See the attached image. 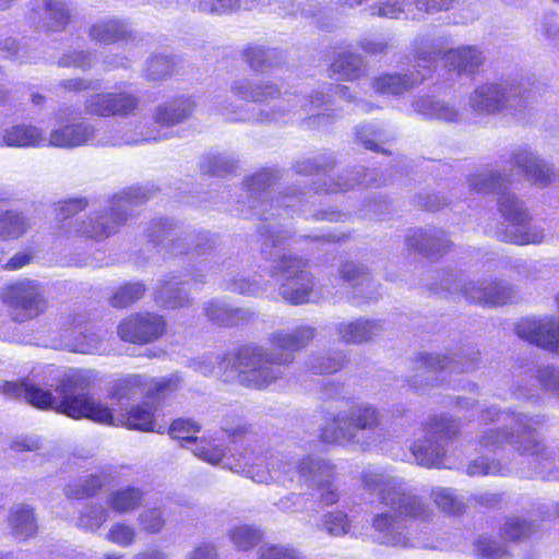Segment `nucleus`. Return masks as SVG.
I'll return each mask as SVG.
<instances>
[{"instance_id": "obj_1", "label": "nucleus", "mask_w": 559, "mask_h": 559, "mask_svg": "<svg viewBox=\"0 0 559 559\" xmlns=\"http://www.w3.org/2000/svg\"><path fill=\"white\" fill-rule=\"evenodd\" d=\"M317 335V328L300 324L292 331L278 330L269 336L273 347L269 352L263 346L245 345L237 350L236 364L245 368L240 373V384L252 389H266L286 373L283 367L295 360V352L307 347Z\"/></svg>"}, {"instance_id": "obj_2", "label": "nucleus", "mask_w": 559, "mask_h": 559, "mask_svg": "<svg viewBox=\"0 0 559 559\" xmlns=\"http://www.w3.org/2000/svg\"><path fill=\"white\" fill-rule=\"evenodd\" d=\"M93 385L91 371L71 369L66 371L56 386L59 399L32 380L24 399L39 409H55L74 419L87 418L97 424L112 423L109 407L85 393Z\"/></svg>"}, {"instance_id": "obj_3", "label": "nucleus", "mask_w": 559, "mask_h": 559, "mask_svg": "<svg viewBox=\"0 0 559 559\" xmlns=\"http://www.w3.org/2000/svg\"><path fill=\"white\" fill-rule=\"evenodd\" d=\"M484 420H498L504 423L503 429H489L480 438V444L495 450L510 444L521 455L535 456L538 464L546 469L555 464V452L543 444L536 436L535 427L542 424L538 417H528L525 414H509L493 407L481 409Z\"/></svg>"}, {"instance_id": "obj_4", "label": "nucleus", "mask_w": 559, "mask_h": 559, "mask_svg": "<svg viewBox=\"0 0 559 559\" xmlns=\"http://www.w3.org/2000/svg\"><path fill=\"white\" fill-rule=\"evenodd\" d=\"M364 488L389 508L395 514L413 518L427 519L431 510L417 496L407 492L404 481L378 468H368L361 474Z\"/></svg>"}, {"instance_id": "obj_5", "label": "nucleus", "mask_w": 559, "mask_h": 559, "mask_svg": "<svg viewBox=\"0 0 559 559\" xmlns=\"http://www.w3.org/2000/svg\"><path fill=\"white\" fill-rule=\"evenodd\" d=\"M380 424V414L369 404H356L347 412L338 413L321 430L326 443L357 444L366 449L369 443L361 439L359 431L373 430Z\"/></svg>"}, {"instance_id": "obj_6", "label": "nucleus", "mask_w": 559, "mask_h": 559, "mask_svg": "<svg viewBox=\"0 0 559 559\" xmlns=\"http://www.w3.org/2000/svg\"><path fill=\"white\" fill-rule=\"evenodd\" d=\"M528 98V91L519 84L485 83L473 91L469 106L478 112L519 115L526 108Z\"/></svg>"}, {"instance_id": "obj_7", "label": "nucleus", "mask_w": 559, "mask_h": 559, "mask_svg": "<svg viewBox=\"0 0 559 559\" xmlns=\"http://www.w3.org/2000/svg\"><path fill=\"white\" fill-rule=\"evenodd\" d=\"M271 276H284L280 294L292 305L309 302L314 296V277L307 271V262L298 257L283 254L270 270Z\"/></svg>"}, {"instance_id": "obj_8", "label": "nucleus", "mask_w": 559, "mask_h": 559, "mask_svg": "<svg viewBox=\"0 0 559 559\" xmlns=\"http://www.w3.org/2000/svg\"><path fill=\"white\" fill-rule=\"evenodd\" d=\"M152 194L151 189L130 187L114 198L109 216H102L100 222H94L93 218L83 221L78 225L75 233L93 239L108 237L118 225L127 221L130 207L144 203Z\"/></svg>"}, {"instance_id": "obj_9", "label": "nucleus", "mask_w": 559, "mask_h": 559, "mask_svg": "<svg viewBox=\"0 0 559 559\" xmlns=\"http://www.w3.org/2000/svg\"><path fill=\"white\" fill-rule=\"evenodd\" d=\"M498 204L499 212L508 224L498 230V239L519 246L537 245L544 241V231L539 227L530 224V216L523 202L514 194H502Z\"/></svg>"}, {"instance_id": "obj_10", "label": "nucleus", "mask_w": 559, "mask_h": 559, "mask_svg": "<svg viewBox=\"0 0 559 559\" xmlns=\"http://www.w3.org/2000/svg\"><path fill=\"white\" fill-rule=\"evenodd\" d=\"M457 432L459 425L455 420L443 415L431 417L426 428L427 436L417 440L412 447V454L417 464L427 468L445 467L444 443L453 439Z\"/></svg>"}, {"instance_id": "obj_11", "label": "nucleus", "mask_w": 559, "mask_h": 559, "mask_svg": "<svg viewBox=\"0 0 559 559\" xmlns=\"http://www.w3.org/2000/svg\"><path fill=\"white\" fill-rule=\"evenodd\" d=\"M1 298L10 308L22 310L21 318H16L21 322L38 317L48 307L44 285L31 278L7 286Z\"/></svg>"}, {"instance_id": "obj_12", "label": "nucleus", "mask_w": 559, "mask_h": 559, "mask_svg": "<svg viewBox=\"0 0 559 559\" xmlns=\"http://www.w3.org/2000/svg\"><path fill=\"white\" fill-rule=\"evenodd\" d=\"M439 288L447 292L460 290L468 300L486 306H502L512 301L516 296L512 286L501 282H468L460 286L453 274L444 275Z\"/></svg>"}, {"instance_id": "obj_13", "label": "nucleus", "mask_w": 559, "mask_h": 559, "mask_svg": "<svg viewBox=\"0 0 559 559\" xmlns=\"http://www.w3.org/2000/svg\"><path fill=\"white\" fill-rule=\"evenodd\" d=\"M166 332V321L153 312L133 313L122 320L117 333L124 342L148 344L157 341Z\"/></svg>"}, {"instance_id": "obj_14", "label": "nucleus", "mask_w": 559, "mask_h": 559, "mask_svg": "<svg viewBox=\"0 0 559 559\" xmlns=\"http://www.w3.org/2000/svg\"><path fill=\"white\" fill-rule=\"evenodd\" d=\"M178 381L177 377L147 381L143 376L129 374L115 383L110 396L118 401L133 399L142 394H145L147 397L158 399L175 391Z\"/></svg>"}, {"instance_id": "obj_15", "label": "nucleus", "mask_w": 559, "mask_h": 559, "mask_svg": "<svg viewBox=\"0 0 559 559\" xmlns=\"http://www.w3.org/2000/svg\"><path fill=\"white\" fill-rule=\"evenodd\" d=\"M478 359V353H473L468 355V359L466 361L454 360L447 355L442 354H421L415 360L416 364V374L412 379V385L415 389L424 388V383L421 382V378L427 376V381L425 385H431L436 378L429 376L430 373H435L440 370H444L451 368L456 371H464L469 368H473L474 362Z\"/></svg>"}, {"instance_id": "obj_16", "label": "nucleus", "mask_w": 559, "mask_h": 559, "mask_svg": "<svg viewBox=\"0 0 559 559\" xmlns=\"http://www.w3.org/2000/svg\"><path fill=\"white\" fill-rule=\"evenodd\" d=\"M301 476L308 477L312 486L321 490V501L329 506L338 500V492L333 485V466L325 460L306 457L297 466Z\"/></svg>"}, {"instance_id": "obj_17", "label": "nucleus", "mask_w": 559, "mask_h": 559, "mask_svg": "<svg viewBox=\"0 0 559 559\" xmlns=\"http://www.w3.org/2000/svg\"><path fill=\"white\" fill-rule=\"evenodd\" d=\"M88 37L92 41L100 45H114L119 41L134 40L136 36L127 21L107 17L92 24Z\"/></svg>"}, {"instance_id": "obj_18", "label": "nucleus", "mask_w": 559, "mask_h": 559, "mask_svg": "<svg viewBox=\"0 0 559 559\" xmlns=\"http://www.w3.org/2000/svg\"><path fill=\"white\" fill-rule=\"evenodd\" d=\"M405 243L409 250L425 254L443 253L451 247V241L440 229H409L405 237Z\"/></svg>"}, {"instance_id": "obj_19", "label": "nucleus", "mask_w": 559, "mask_h": 559, "mask_svg": "<svg viewBox=\"0 0 559 559\" xmlns=\"http://www.w3.org/2000/svg\"><path fill=\"white\" fill-rule=\"evenodd\" d=\"M95 128L86 122L68 124L52 130L47 145L71 148L90 143L95 138Z\"/></svg>"}, {"instance_id": "obj_20", "label": "nucleus", "mask_w": 559, "mask_h": 559, "mask_svg": "<svg viewBox=\"0 0 559 559\" xmlns=\"http://www.w3.org/2000/svg\"><path fill=\"white\" fill-rule=\"evenodd\" d=\"M292 471V464L285 462L282 455L271 454L270 456L258 459L245 469L248 477L259 484H267L272 480H281L283 475Z\"/></svg>"}, {"instance_id": "obj_21", "label": "nucleus", "mask_w": 559, "mask_h": 559, "mask_svg": "<svg viewBox=\"0 0 559 559\" xmlns=\"http://www.w3.org/2000/svg\"><path fill=\"white\" fill-rule=\"evenodd\" d=\"M33 12L46 31H61L70 21L68 9L59 0H35Z\"/></svg>"}, {"instance_id": "obj_22", "label": "nucleus", "mask_w": 559, "mask_h": 559, "mask_svg": "<svg viewBox=\"0 0 559 559\" xmlns=\"http://www.w3.org/2000/svg\"><path fill=\"white\" fill-rule=\"evenodd\" d=\"M442 60L445 67L459 73H473L484 63L485 58L477 46H460L444 51Z\"/></svg>"}, {"instance_id": "obj_23", "label": "nucleus", "mask_w": 559, "mask_h": 559, "mask_svg": "<svg viewBox=\"0 0 559 559\" xmlns=\"http://www.w3.org/2000/svg\"><path fill=\"white\" fill-rule=\"evenodd\" d=\"M11 147H36L47 145L45 132L33 124H15L3 131L0 144Z\"/></svg>"}, {"instance_id": "obj_24", "label": "nucleus", "mask_w": 559, "mask_h": 559, "mask_svg": "<svg viewBox=\"0 0 559 559\" xmlns=\"http://www.w3.org/2000/svg\"><path fill=\"white\" fill-rule=\"evenodd\" d=\"M424 79L425 75L420 74L419 71L403 74H383L372 81V88L380 94L397 96L411 91Z\"/></svg>"}, {"instance_id": "obj_25", "label": "nucleus", "mask_w": 559, "mask_h": 559, "mask_svg": "<svg viewBox=\"0 0 559 559\" xmlns=\"http://www.w3.org/2000/svg\"><path fill=\"white\" fill-rule=\"evenodd\" d=\"M512 163L534 183L542 187L551 181L549 167L527 150H518L512 154Z\"/></svg>"}, {"instance_id": "obj_26", "label": "nucleus", "mask_w": 559, "mask_h": 559, "mask_svg": "<svg viewBox=\"0 0 559 559\" xmlns=\"http://www.w3.org/2000/svg\"><path fill=\"white\" fill-rule=\"evenodd\" d=\"M383 329L378 321L359 319L342 322L336 328L340 338L347 344H362L380 335Z\"/></svg>"}, {"instance_id": "obj_27", "label": "nucleus", "mask_w": 559, "mask_h": 559, "mask_svg": "<svg viewBox=\"0 0 559 559\" xmlns=\"http://www.w3.org/2000/svg\"><path fill=\"white\" fill-rule=\"evenodd\" d=\"M112 413V409L109 408ZM112 423H107L108 426H126L130 429H136L142 431H156L160 433V429H155L154 424V408L145 402L143 405L132 407L129 412L121 414L119 417H115L111 414Z\"/></svg>"}, {"instance_id": "obj_28", "label": "nucleus", "mask_w": 559, "mask_h": 559, "mask_svg": "<svg viewBox=\"0 0 559 559\" xmlns=\"http://www.w3.org/2000/svg\"><path fill=\"white\" fill-rule=\"evenodd\" d=\"M231 93L240 99L267 103L280 95V90L270 82L253 84L247 80H239L233 83Z\"/></svg>"}, {"instance_id": "obj_29", "label": "nucleus", "mask_w": 559, "mask_h": 559, "mask_svg": "<svg viewBox=\"0 0 559 559\" xmlns=\"http://www.w3.org/2000/svg\"><path fill=\"white\" fill-rule=\"evenodd\" d=\"M373 528L377 532V539L380 544L394 547H408L409 539L397 532V521L391 513H380L373 519Z\"/></svg>"}, {"instance_id": "obj_30", "label": "nucleus", "mask_w": 559, "mask_h": 559, "mask_svg": "<svg viewBox=\"0 0 559 559\" xmlns=\"http://www.w3.org/2000/svg\"><path fill=\"white\" fill-rule=\"evenodd\" d=\"M9 523L12 534L20 540H26L37 532L33 509L25 504H19L11 509Z\"/></svg>"}, {"instance_id": "obj_31", "label": "nucleus", "mask_w": 559, "mask_h": 559, "mask_svg": "<svg viewBox=\"0 0 559 559\" xmlns=\"http://www.w3.org/2000/svg\"><path fill=\"white\" fill-rule=\"evenodd\" d=\"M414 110L429 119H438L445 122H455L460 118L459 110L450 104L435 100L430 97H421L414 102Z\"/></svg>"}, {"instance_id": "obj_32", "label": "nucleus", "mask_w": 559, "mask_h": 559, "mask_svg": "<svg viewBox=\"0 0 559 559\" xmlns=\"http://www.w3.org/2000/svg\"><path fill=\"white\" fill-rule=\"evenodd\" d=\"M194 106V102L191 98L175 99L157 108L155 120L160 126L180 123L192 114Z\"/></svg>"}, {"instance_id": "obj_33", "label": "nucleus", "mask_w": 559, "mask_h": 559, "mask_svg": "<svg viewBox=\"0 0 559 559\" xmlns=\"http://www.w3.org/2000/svg\"><path fill=\"white\" fill-rule=\"evenodd\" d=\"M338 275L346 283L352 284L354 287H359L366 284L371 288L365 294L368 299H373L376 295V284L370 280L369 270L366 265L355 261H346L338 266Z\"/></svg>"}, {"instance_id": "obj_34", "label": "nucleus", "mask_w": 559, "mask_h": 559, "mask_svg": "<svg viewBox=\"0 0 559 559\" xmlns=\"http://www.w3.org/2000/svg\"><path fill=\"white\" fill-rule=\"evenodd\" d=\"M204 311L211 321L225 326L237 325L251 317L250 311L246 309L228 308L217 301L207 302L204 306Z\"/></svg>"}, {"instance_id": "obj_35", "label": "nucleus", "mask_w": 559, "mask_h": 559, "mask_svg": "<svg viewBox=\"0 0 559 559\" xmlns=\"http://www.w3.org/2000/svg\"><path fill=\"white\" fill-rule=\"evenodd\" d=\"M236 355L233 357L228 356H219V355H207L203 357L201 360L194 362V369L204 376H225L228 368L235 369L238 371V381L240 382V373L245 368L238 367L236 364Z\"/></svg>"}, {"instance_id": "obj_36", "label": "nucleus", "mask_w": 559, "mask_h": 559, "mask_svg": "<svg viewBox=\"0 0 559 559\" xmlns=\"http://www.w3.org/2000/svg\"><path fill=\"white\" fill-rule=\"evenodd\" d=\"M365 66L360 56L353 52H342L331 64V72L338 79L357 80L364 74Z\"/></svg>"}, {"instance_id": "obj_37", "label": "nucleus", "mask_w": 559, "mask_h": 559, "mask_svg": "<svg viewBox=\"0 0 559 559\" xmlns=\"http://www.w3.org/2000/svg\"><path fill=\"white\" fill-rule=\"evenodd\" d=\"M143 496L144 493L141 489L129 486L112 492L108 497L107 502L114 511L126 513L136 509Z\"/></svg>"}, {"instance_id": "obj_38", "label": "nucleus", "mask_w": 559, "mask_h": 559, "mask_svg": "<svg viewBox=\"0 0 559 559\" xmlns=\"http://www.w3.org/2000/svg\"><path fill=\"white\" fill-rule=\"evenodd\" d=\"M154 299L167 308L186 307L190 302L183 289L171 282H160L154 293Z\"/></svg>"}, {"instance_id": "obj_39", "label": "nucleus", "mask_w": 559, "mask_h": 559, "mask_svg": "<svg viewBox=\"0 0 559 559\" xmlns=\"http://www.w3.org/2000/svg\"><path fill=\"white\" fill-rule=\"evenodd\" d=\"M146 292L143 283H128L118 287L109 299L114 308H127L133 302L140 300Z\"/></svg>"}, {"instance_id": "obj_40", "label": "nucleus", "mask_w": 559, "mask_h": 559, "mask_svg": "<svg viewBox=\"0 0 559 559\" xmlns=\"http://www.w3.org/2000/svg\"><path fill=\"white\" fill-rule=\"evenodd\" d=\"M506 179L490 169H483L468 178L469 187L477 192L498 191Z\"/></svg>"}, {"instance_id": "obj_41", "label": "nucleus", "mask_w": 559, "mask_h": 559, "mask_svg": "<svg viewBox=\"0 0 559 559\" xmlns=\"http://www.w3.org/2000/svg\"><path fill=\"white\" fill-rule=\"evenodd\" d=\"M108 520V510L102 504L86 506L78 521V525L90 532H95Z\"/></svg>"}, {"instance_id": "obj_42", "label": "nucleus", "mask_w": 559, "mask_h": 559, "mask_svg": "<svg viewBox=\"0 0 559 559\" xmlns=\"http://www.w3.org/2000/svg\"><path fill=\"white\" fill-rule=\"evenodd\" d=\"M108 480L105 475H88L80 481L67 487V495L73 498H84L95 495Z\"/></svg>"}, {"instance_id": "obj_43", "label": "nucleus", "mask_w": 559, "mask_h": 559, "mask_svg": "<svg viewBox=\"0 0 559 559\" xmlns=\"http://www.w3.org/2000/svg\"><path fill=\"white\" fill-rule=\"evenodd\" d=\"M535 525L525 519H508L501 527V536L512 542H520L528 538L535 533Z\"/></svg>"}, {"instance_id": "obj_44", "label": "nucleus", "mask_w": 559, "mask_h": 559, "mask_svg": "<svg viewBox=\"0 0 559 559\" xmlns=\"http://www.w3.org/2000/svg\"><path fill=\"white\" fill-rule=\"evenodd\" d=\"M114 96L111 93H100L88 97L84 104V110L87 115H94L99 117H111L116 116L114 107Z\"/></svg>"}, {"instance_id": "obj_45", "label": "nucleus", "mask_w": 559, "mask_h": 559, "mask_svg": "<svg viewBox=\"0 0 559 559\" xmlns=\"http://www.w3.org/2000/svg\"><path fill=\"white\" fill-rule=\"evenodd\" d=\"M27 229L26 221L15 212L0 214V238H15L23 235Z\"/></svg>"}, {"instance_id": "obj_46", "label": "nucleus", "mask_w": 559, "mask_h": 559, "mask_svg": "<svg viewBox=\"0 0 559 559\" xmlns=\"http://www.w3.org/2000/svg\"><path fill=\"white\" fill-rule=\"evenodd\" d=\"M87 335L80 330L72 329L64 335V340L61 343V348L70 352L93 354L98 352L97 343L86 341Z\"/></svg>"}, {"instance_id": "obj_47", "label": "nucleus", "mask_w": 559, "mask_h": 559, "mask_svg": "<svg viewBox=\"0 0 559 559\" xmlns=\"http://www.w3.org/2000/svg\"><path fill=\"white\" fill-rule=\"evenodd\" d=\"M230 539L240 550H249L260 543L262 533L252 526H237L230 531Z\"/></svg>"}, {"instance_id": "obj_48", "label": "nucleus", "mask_w": 559, "mask_h": 559, "mask_svg": "<svg viewBox=\"0 0 559 559\" xmlns=\"http://www.w3.org/2000/svg\"><path fill=\"white\" fill-rule=\"evenodd\" d=\"M176 64L174 58L155 56L147 62V76L153 81L164 80L175 72Z\"/></svg>"}, {"instance_id": "obj_49", "label": "nucleus", "mask_w": 559, "mask_h": 559, "mask_svg": "<svg viewBox=\"0 0 559 559\" xmlns=\"http://www.w3.org/2000/svg\"><path fill=\"white\" fill-rule=\"evenodd\" d=\"M415 58L416 68L431 70L439 58L438 45L424 39L417 41Z\"/></svg>"}, {"instance_id": "obj_50", "label": "nucleus", "mask_w": 559, "mask_h": 559, "mask_svg": "<svg viewBox=\"0 0 559 559\" xmlns=\"http://www.w3.org/2000/svg\"><path fill=\"white\" fill-rule=\"evenodd\" d=\"M475 555L480 559H504L509 556V551L497 540L480 537L475 545Z\"/></svg>"}, {"instance_id": "obj_51", "label": "nucleus", "mask_w": 559, "mask_h": 559, "mask_svg": "<svg viewBox=\"0 0 559 559\" xmlns=\"http://www.w3.org/2000/svg\"><path fill=\"white\" fill-rule=\"evenodd\" d=\"M297 105H301L302 108H305L306 111H310V108H307L309 106L314 105L313 99H308L307 97H300L297 95H289L286 98H283L280 104L277 105V109L272 114V117H261L258 120L260 121H278L281 118L284 117V111H290L292 109L296 108Z\"/></svg>"}, {"instance_id": "obj_52", "label": "nucleus", "mask_w": 559, "mask_h": 559, "mask_svg": "<svg viewBox=\"0 0 559 559\" xmlns=\"http://www.w3.org/2000/svg\"><path fill=\"white\" fill-rule=\"evenodd\" d=\"M435 503L440 510L450 514H456L462 511L464 504L451 489L438 488L432 492Z\"/></svg>"}, {"instance_id": "obj_53", "label": "nucleus", "mask_w": 559, "mask_h": 559, "mask_svg": "<svg viewBox=\"0 0 559 559\" xmlns=\"http://www.w3.org/2000/svg\"><path fill=\"white\" fill-rule=\"evenodd\" d=\"M243 56L253 70L260 71L273 66V50H266L260 46H250L245 50Z\"/></svg>"}, {"instance_id": "obj_54", "label": "nucleus", "mask_w": 559, "mask_h": 559, "mask_svg": "<svg viewBox=\"0 0 559 559\" xmlns=\"http://www.w3.org/2000/svg\"><path fill=\"white\" fill-rule=\"evenodd\" d=\"M199 431V426L190 420L176 419L173 421L169 433L174 439L180 440L188 444L197 443V438L193 437Z\"/></svg>"}, {"instance_id": "obj_55", "label": "nucleus", "mask_w": 559, "mask_h": 559, "mask_svg": "<svg viewBox=\"0 0 559 559\" xmlns=\"http://www.w3.org/2000/svg\"><path fill=\"white\" fill-rule=\"evenodd\" d=\"M94 58L91 52L69 51L63 53L59 60V67H73L82 71L88 70L93 64Z\"/></svg>"}, {"instance_id": "obj_56", "label": "nucleus", "mask_w": 559, "mask_h": 559, "mask_svg": "<svg viewBox=\"0 0 559 559\" xmlns=\"http://www.w3.org/2000/svg\"><path fill=\"white\" fill-rule=\"evenodd\" d=\"M139 523L146 533H158L165 524L163 511L158 508L146 509L140 514Z\"/></svg>"}, {"instance_id": "obj_57", "label": "nucleus", "mask_w": 559, "mask_h": 559, "mask_svg": "<svg viewBox=\"0 0 559 559\" xmlns=\"http://www.w3.org/2000/svg\"><path fill=\"white\" fill-rule=\"evenodd\" d=\"M135 538V531L133 527L123 524H114L106 534V539L122 547L130 546Z\"/></svg>"}, {"instance_id": "obj_58", "label": "nucleus", "mask_w": 559, "mask_h": 559, "mask_svg": "<svg viewBox=\"0 0 559 559\" xmlns=\"http://www.w3.org/2000/svg\"><path fill=\"white\" fill-rule=\"evenodd\" d=\"M345 356L337 354L335 357L320 356L310 364L309 368L314 373H333L342 369L345 365Z\"/></svg>"}, {"instance_id": "obj_59", "label": "nucleus", "mask_w": 559, "mask_h": 559, "mask_svg": "<svg viewBox=\"0 0 559 559\" xmlns=\"http://www.w3.org/2000/svg\"><path fill=\"white\" fill-rule=\"evenodd\" d=\"M200 11L210 13H229L240 8V0H198Z\"/></svg>"}, {"instance_id": "obj_60", "label": "nucleus", "mask_w": 559, "mask_h": 559, "mask_svg": "<svg viewBox=\"0 0 559 559\" xmlns=\"http://www.w3.org/2000/svg\"><path fill=\"white\" fill-rule=\"evenodd\" d=\"M86 205L87 202L84 199L60 201L55 204L56 218L59 221L68 219L72 215L83 211Z\"/></svg>"}, {"instance_id": "obj_61", "label": "nucleus", "mask_w": 559, "mask_h": 559, "mask_svg": "<svg viewBox=\"0 0 559 559\" xmlns=\"http://www.w3.org/2000/svg\"><path fill=\"white\" fill-rule=\"evenodd\" d=\"M324 527L332 536L344 535L349 530L347 515L343 512H333L325 515Z\"/></svg>"}, {"instance_id": "obj_62", "label": "nucleus", "mask_w": 559, "mask_h": 559, "mask_svg": "<svg viewBox=\"0 0 559 559\" xmlns=\"http://www.w3.org/2000/svg\"><path fill=\"white\" fill-rule=\"evenodd\" d=\"M393 46L391 37L365 38L360 41L361 49L372 56L385 55Z\"/></svg>"}, {"instance_id": "obj_63", "label": "nucleus", "mask_w": 559, "mask_h": 559, "mask_svg": "<svg viewBox=\"0 0 559 559\" xmlns=\"http://www.w3.org/2000/svg\"><path fill=\"white\" fill-rule=\"evenodd\" d=\"M259 559H298V551L287 546L263 545L259 549Z\"/></svg>"}, {"instance_id": "obj_64", "label": "nucleus", "mask_w": 559, "mask_h": 559, "mask_svg": "<svg viewBox=\"0 0 559 559\" xmlns=\"http://www.w3.org/2000/svg\"><path fill=\"white\" fill-rule=\"evenodd\" d=\"M537 379L542 386L551 393L559 395V370L544 366L537 370Z\"/></svg>"}]
</instances>
